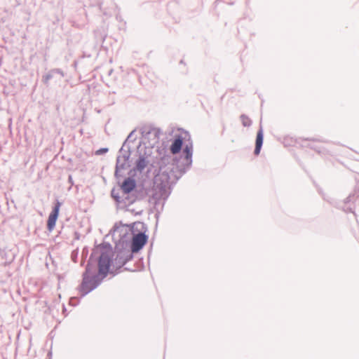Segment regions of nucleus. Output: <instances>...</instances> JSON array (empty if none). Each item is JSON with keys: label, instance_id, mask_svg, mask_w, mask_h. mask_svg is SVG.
<instances>
[{"label": "nucleus", "instance_id": "7", "mask_svg": "<svg viewBox=\"0 0 359 359\" xmlns=\"http://www.w3.org/2000/svg\"><path fill=\"white\" fill-rule=\"evenodd\" d=\"M135 187V182L131 178H127L122 184L121 189L125 194H129Z\"/></svg>", "mask_w": 359, "mask_h": 359}, {"label": "nucleus", "instance_id": "12", "mask_svg": "<svg viewBox=\"0 0 359 359\" xmlns=\"http://www.w3.org/2000/svg\"><path fill=\"white\" fill-rule=\"evenodd\" d=\"M107 151V149H100L98 151H96V154H102V153H105Z\"/></svg>", "mask_w": 359, "mask_h": 359}, {"label": "nucleus", "instance_id": "11", "mask_svg": "<svg viewBox=\"0 0 359 359\" xmlns=\"http://www.w3.org/2000/svg\"><path fill=\"white\" fill-rule=\"evenodd\" d=\"M146 165V162L144 158H141L138 161L137 167L139 170H142Z\"/></svg>", "mask_w": 359, "mask_h": 359}, {"label": "nucleus", "instance_id": "5", "mask_svg": "<svg viewBox=\"0 0 359 359\" xmlns=\"http://www.w3.org/2000/svg\"><path fill=\"white\" fill-rule=\"evenodd\" d=\"M60 206L61 203L59 201H57L55 207L53 208L52 212L48 216V219L47 221V228L50 231H53V229L55 228V223L59 215Z\"/></svg>", "mask_w": 359, "mask_h": 359}, {"label": "nucleus", "instance_id": "3", "mask_svg": "<svg viewBox=\"0 0 359 359\" xmlns=\"http://www.w3.org/2000/svg\"><path fill=\"white\" fill-rule=\"evenodd\" d=\"M187 139H190L189 133L186 131H180L178 135H175V140L170 147V152L172 154H178L182 149L183 142Z\"/></svg>", "mask_w": 359, "mask_h": 359}, {"label": "nucleus", "instance_id": "6", "mask_svg": "<svg viewBox=\"0 0 359 359\" xmlns=\"http://www.w3.org/2000/svg\"><path fill=\"white\" fill-rule=\"evenodd\" d=\"M263 138H264V134H263V130L262 128H260L257 134L256 137V142H255V154L259 155L261 151V148L263 144Z\"/></svg>", "mask_w": 359, "mask_h": 359}, {"label": "nucleus", "instance_id": "2", "mask_svg": "<svg viewBox=\"0 0 359 359\" xmlns=\"http://www.w3.org/2000/svg\"><path fill=\"white\" fill-rule=\"evenodd\" d=\"M100 283L96 277H90L88 272L83 274V280L78 290L81 296L83 297L95 289Z\"/></svg>", "mask_w": 359, "mask_h": 359}, {"label": "nucleus", "instance_id": "9", "mask_svg": "<svg viewBox=\"0 0 359 359\" xmlns=\"http://www.w3.org/2000/svg\"><path fill=\"white\" fill-rule=\"evenodd\" d=\"M240 118H241V121L242 122L243 126H245V127H248L252 123V121L246 115H244V114L241 115Z\"/></svg>", "mask_w": 359, "mask_h": 359}, {"label": "nucleus", "instance_id": "8", "mask_svg": "<svg viewBox=\"0 0 359 359\" xmlns=\"http://www.w3.org/2000/svg\"><path fill=\"white\" fill-rule=\"evenodd\" d=\"M145 138H147V139L151 138V142H149V144L153 146L158 142V140H159L158 132L155 129H152L149 132H148Z\"/></svg>", "mask_w": 359, "mask_h": 359}, {"label": "nucleus", "instance_id": "10", "mask_svg": "<svg viewBox=\"0 0 359 359\" xmlns=\"http://www.w3.org/2000/svg\"><path fill=\"white\" fill-rule=\"evenodd\" d=\"M184 153L186 154V158L188 159L191 158L192 155V145H186V147L184 149Z\"/></svg>", "mask_w": 359, "mask_h": 359}, {"label": "nucleus", "instance_id": "4", "mask_svg": "<svg viewBox=\"0 0 359 359\" xmlns=\"http://www.w3.org/2000/svg\"><path fill=\"white\" fill-rule=\"evenodd\" d=\"M147 242V236L140 233L135 235L132 239L131 250L133 252H137Z\"/></svg>", "mask_w": 359, "mask_h": 359}, {"label": "nucleus", "instance_id": "1", "mask_svg": "<svg viewBox=\"0 0 359 359\" xmlns=\"http://www.w3.org/2000/svg\"><path fill=\"white\" fill-rule=\"evenodd\" d=\"M126 261L118 258L111 248H105L102 252L98 260V276L104 278L110 272L121 268Z\"/></svg>", "mask_w": 359, "mask_h": 359}]
</instances>
